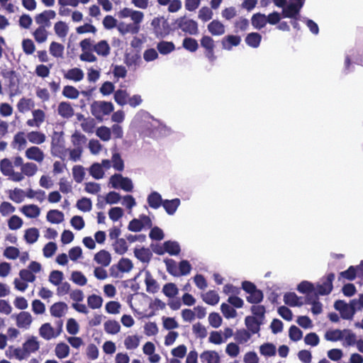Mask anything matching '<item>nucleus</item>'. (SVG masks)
Masks as SVG:
<instances>
[{
  "instance_id": "obj_1",
  "label": "nucleus",
  "mask_w": 363,
  "mask_h": 363,
  "mask_svg": "<svg viewBox=\"0 0 363 363\" xmlns=\"http://www.w3.org/2000/svg\"><path fill=\"white\" fill-rule=\"evenodd\" d=\"M91 114L99 121H102L104 116L109 115L114 110L113 104L109 101H94L90 106Z\"/></svg>"
},
{
  "instance_id": "obj_2",
  "label": "nucleus",
  "mask_w": 363,
  "mask_h": 363,
  "mask_svg": "<svg viewBox=\"0 0 363 363\" xmlns=\"http://www.w3.org/2000/svg\"><path fill=\"white\" fill-rule=\"evenodd\" d=\"M151 26L153 32L157 38H163L170 33V26L167 19L162 17H156L152 20Z\"/></svg>"
},
{
  "instance_id": "obj_3",
  "label": "nucleus",
  "mask_w": 363,
  "mask_h": 363,
  "mask_svg": "<svg viewBox=\"0 0 363 363\" xmlns=\"http://www.w3.org/2000/svg\"><path fill=\"white\" fill-rule=\"evenodd\" d=\"M200 45L204 50V55L211 63H213L217 59L215 55V41L209 35H203L200 39Z\"/></svg>"
},
{
  "instance_id": "obj_4",
  "label": "nucleus",
  "mask_w": 363,
  "mask_h": 363,
  "mask_svg": "<svg viewBox=\"0 0 363 363\" xmlns=\"http://www.w3.org/2000/svg\"><path fill=\"white\" fill-rule=\"evenodd\" d=\"M335 279V274L329 273L322 278V283H318L315 288V291L320 296L328 295L333 289V282Z\"/></svg>"
},
{
  "instance_id": "obj_5",
  "label": "nucleus",
  "mask_w": 363,
  "mask_h": 363,
  "mask_svg": "<svg viewBox=\"0 0 363 363\" xmlns=\"http://www.w3.org/2000/svg\"><path fill=\"white\" fill-rule=\"evenodd\" d=\"M178 28L183 32L191 35H196L199 33L198 23L192 19H186L182 17L177 20Z\"/></svg>"
},
{
  "instance_id": "obj_6",
  "label": "nucleus",
  "mask_w": 363,
  "mask_h": 363,
  "mask_svg": "<svg viewBox=\"0 0 363 363\" xmlns=\"http://www.w3.org/2000/svg\"><path fill=\"white\" fill-rule=\"evenodd\" d=\"M304 4L303 0H296L294 3H290L284 6L281 11L283 18H297L300 16V11Z\"/></svg>"
},
{
  "instance_id": "obj_7",
  "label": "nucleus",
  "mask_w": 363,
  "mask_h": 363,
  "mask_svg": "<svg viewBox=\"0 0 363 363\" xmlns=\"http://www.w3.org/2000/svg\"><path fill=\"white\" fill-rule=\"evenodd\" d=\"M4 77L9 79L8 86L10 90V96H13L19 92L18 79L14 70H9L4 74Z\"/></svg>"
},
{
  "instance_id": "obj_8",
  "label": "nucleus",
  "mask_w": 363,
  "mask_h": 363,
  "mask_svg": "<svg viewBox=\"0 0 363 363\" xmlns=\"http://www.w3.org/2000/svg\"><path fill=\"white\" fill-rule=\"evenodd\" d=\"M56 16L55 11L53 10H46L36 15L35 20L37 24L40 26H50V20L53 19Z\"/></svg>"
},
{
  "instance_id": "obj_9",
  "label": "nucleus",
  "mask_w": 363,
  "mask_h": 363,
  "mask_svg": "<svg viewBox=\"0 0 363 363\" xmlns=\"http://www.w3.org/2000/svg\"><path fill=\"white\" fill-rule=\"evenodd\" d=\"M133 267V263L130 259L128 258H121L116 265L111 266L110 271L111 275L113 277H117V274H114L115 269H118L121 272H129Z\"/></svg>"
},
{
  "instance_id": "obj_10",
  "label": "nucleus",
  "mask_w": 363,
  "mask_h": 363,
  "mask_svg": "<svg viewBox=\"0 0 363 363\" xmlns=\"http://www.w3.org/2000/svg\"><path fill=\"white\" fill-rule=\"evenodd\" d=\"M207 28L208 32L213 36H220L225 33V28L223 23L218 20H213L210 22Z\"/></svg>"
},
{
  "instance_id": "obj_11",
  "label": "nucleus",
  "mask_w": 363,
  "mask_h": 363,
  "mask_svg": "<svg viewBox=\"0 0 363 363\" xmlns=\"http://www.w3.org/2000/svg\"><path fill=\"white\" fill-rule=\"evenodd\" d=\"M26 157L38 162H41L44 160L45 155L43 152L37 146H32L26 151Z\"/></svg>"
},
{
  "instance_id": "obj_12",
  "label": "nucleus",
  "mask_w": 363,
  "mask_h": 363,
  "mask_svg": "<svg viewBox=\"0 0 363 363\" xmlns=\"http://www.w3.org/2000/svg\"><path fill=\"white\" fill-rule=\"evenodd\" d=\"M39 335L46 340H50L52 338L58 336L57 333H55L54 328L49 323H44L40 326L39 328Z\"/></svg>"
},
{
  "instance_id": "obj_13",
  "label": "nucleus",
  "mask_w": 363,
  "mask_h": 363,
  "mask_svg": "<svg viewBox=\"0 0 363 363\" xmlns=\"http://www.w3.org/2000/svg\"><path fill=\"white\" fill-rule=\"evenodd\" d=\"M145 284L146 285V291L148 293L155 294L159 291V284L148 271L145 273Z\"/></svg>"
},
{
  "instance_id": "obj_14",
  "label": "nucleus",
  "mask_w": 363,
  "mask_h": 363,
  "mask_svg": "<svg viewBox=\"0 0 363 363\" xmlns=\"http://www.w3.org/2000/svg\"><path fill=\"white\" fill-rule=\"evenodd\" d=\"M94 261L103 267H108L111 261V254L105 250H101L95 254Z\"/></svg>"
},
{
  "instance_id": "obj_15",
  "label": "nucleus",
  "mask_w": 363,
  "mask_h": 363,
  "mask_svg": "<svg viewBox=\"0 0 363 363\" xmlns=\"http://www.w3.org/2000/svg\"><path fill=\"white\" fill-rule=\"evenodd\" d=\"M32 316L28 312H21L16 317V324L18 328H28L32 323Z\"/></svg>"
},
{
  "instance_id": "obj_16",
  "label": "nucleus",
  "mask_w": 363,
  "mask_h": 363,
  "mask_svg": "<svg viewBox=\"0 0 363 363\" xmlns=\"http://www.w3.org/2000/svg\"><path fill=\"white\" fill-rule=\"evenodd\" d=\"M245 323L248 330L252 334L259 333L260 330V325L262 323V320H259L255 316H247L245 319Z\"/></svg>"
},
{
  "instance_id": "obj_17",
  "label": "nucleus",
  "mask_w": 363,
  "mask_h": 363,
  "mask_svg": "<svg viewBox=\"0 0 363 363\" xmlns=\"http://www.w3.org/2000/svg\"><path fill=\"white\" fill-rule=\"evenodd\" d=\"M58 114L64 118H69L74 116V109L70 103L60 102L57 108Z\"/></svg>"
},
{
  "instance_id": "obj_18",
  "label": "nucleus",
  "mask_w": 363,
  "mask_h": 363,
  "mask_svg": "<svg viewBox=\"0 0 363 363\" xmlns=\"http://www.w3.org/2000/svg\"><path fill=\"white\" fill-rule=\"evenodd\" d=\"M93 50L99 55L106 57L110 54L111 48L106 40H101L94 45Z\"/></svg>"
},
{
  "instance_id": "obj_19",
  "label": "nucleus",
  "mask_w": 363,
  "mask_h": 363,
  "mask_svg": "<svg viewBox=\"0 0 363 363\" xmlns=\"http://www.w3.org/2000/svg\"><path fill=\"white\" fill-rule=\"evenodd\" d=\"M240 41L241 38L240 36L229 35L222 39L221 43L224 49L229 50L233 46H238L240 43Z\"/></svg>"
},
{
  "instance_id": "obj_20",
  "label": "nucleus",
  "mask_w": 363,
  "mask_h": 363,
  "mask_svg": "<svg viewBox=\"0 0 363 363\" xmlns=\"http://www.w3.org/2000/svg\"><path fill=\"white\" fill-rule=\"evenodd\" d=\"M67 309V305L65 302L55 303L50 307L51 315L56 318H61L64 315L65 311Z\"/></svg>"
},
{
  "instance_id": "obj_21",
  "label": "nucleus",
  "mask_w": 363,
  "mask_h": 363,
  "mask_svg": "<svg viewBox=\"0 0 363 363\" xmlns=\"http://www.w3.org/2000/svg\"><path fill=\"white\" fill-rule=\"evenodd\" d=\"M147 201L150 208L157 209L162 206L164 200L158 192L152 191L148 195Z\"/></svg>"
},
{
  "instance_id": "obj_22",
  "label": "nucleus",
  "mask_w": 363,
  "mask_h": 363,
  "mask_svg": "<svg viewBox=\"0 0 363 363\" xmlns=\"http://www.w3.org/2000/svg\"><path fill=\"white\" fill-rule=\"evenodd\" d=\"M83 71L77 67H74L69 69L66 73L64 74V77L68 80H72L74 82H79L84 78Z\"/></svg>"
},
{
  "instance_id": "obj_23",
  "label": "nucleus",
  "mask_w": 363,
  "mask_h": 363,
  "mask_svg": "<svg viewBox=\"0 0 363 363\" xmlns=\"http://www.w3.org/2000/svg\"><path fill=\"white\" fill-rule=\"evenodd\" d=\"M134 255L140 261L146 263H148L150 261L152 256L150 249L145 247H141L140 249L135 248L134 250Z\"/></svg>"
},
{
  "instance_id": "obj_24",
  "label": "nucleus",
  "mask_w": 363,
  "mask_h": 363,
  "mask_svg": "<svg viewBox=\"0 0 363 363\" xmlns=\"http://www.w3.org/2000/svg\"><path fill=\"white\" fill-rule=\"evenodd\" d=\"M180 205L179 199H174L172 200L165 199L163 201L162 206L169 215H173L179 206Z\"/></svg>"
},
{
  "instance_id": "obj_25",
  "label": "nucleus",
  "mask_w": 363,
  "mask_h": 363,
  "mask_svg": "<svg viewBox=\"0 0 363 363\" xmlns=\"http://www.w3.org/2000/svg\"><path fill=\"white\" fill-rule=\"evenodd\" d=\"M64 140L62 135H58L57 138H52L51 146L52 150L57 152L59 154L57 155L60 158L62 157V155L67 151L64 147Z\"/></svg>"
},
{
  "instance_id": "obj_26",
  "label": "nucleus",
  "mask_w": 363,
  "mask_h": 363,
  "mask_svg": "<svg viewBox=\"0 0 363 363\" xmlns=\"http://www.w3.org/2000/svg\"><path fill=\"white\" fill-rule=\"evenodd\" d=\"M299 300L300 298L294 292H287L284 296L285 304L291 307L302 306L303 303Z\"/></svg>"
},
{
  "instance_id": "obj_27",
  "label": "nucleus",
  "mask_w": 363,
  "mask_h": 363,
  "mask_svg": "<svg viewBox=\"0 0 363 363\" xmlns=\"http://www.w3.org/2000/svg\"><path fill=\"white\" fill-rule=\"evenodd\" d=\"M262 40V35L255 32L250 33L247 35L245 38L246 44L253 48H257L259 46Z\"/></svg>"
},
{
  "instance_id": "obj_28",
  "label": "nucleus",
  "mask_w": 363,
  "mask_h": 363,
  "mask_svg": "<svg viewBox=\"0 0 363 363\" xmlns=\"http://www.w3.org/2000/svg\"><path fill=\"white\" fill-rule=\"evenodd\" d=\"M252 25L257 29H261L264 28L267 23V16L261 13H255L252 16Z\"/></svg>"
},
{
  "instance_id": "obj_29",
  "label": "nucleus",
  "mask_w": 363,
  "mask_h": 363,
  "mask_svg": "<svg viewBox=\"0 0 363 363\" xmlns=\"http://www.w3.org/2000/svg\"><path fill=\"white\" fill-rule=\"evenodd\" d=\"M21 211L26 217L34 218L40 215V209L37 205L30 204L23 206Z\"/></svg>"
},
{
  "instance_id": "obj_30",
  "label": "nucleus",
  "mask_w": 363,
  "mask_h": 363,
  "mask_svg": "<svg viewBox=\"0 0 363 363\" xmlns=\"http://www.w3.org/2000/svg\"><path fill=\"white\" fill-rule=\"evenodd\" d=\"M23 347L27 354L29 356L30 353H33L38 351L39 350L40 345L36 338L35 337H31L23 344Z\"/></svg>"
},
{
  "instance_id": "obj_31",
  "label": "nucleus",
  "mask_w": 363,
  "mask_h": 363,
  "mask_svg": "<svg viewBox=\"0 0 363 363\" xmlns=\"http://www.w3.org/2000/svg\"><path fill=\"white\" fill-rule=\"evenodd\" d=\"M157 49L161 55H168L175 50L173 42L162 40L157 45Z\"/></svg>"
},
{
  "instance_id": "obj_32",
  "label": "nucleus",
  "mask_w": 363,
  "mask_h": 363,
  "mask_svg": "<svg viewBox=\"0 0 363 363\" xmlns=\"http://www.w3.org/2000/svg\"><path fill=\"white\" fill-rule=\"evenodd\" d=\"M28 141L33 144L40 145L45 141L46 136L39 131H31L27 134Z\"/></svg>"
},
{
  "instance_id": "obj_33",
  "label": "nucleus",
  "mask_w": 363,
  "mask_h": 363,
  "mask_svg": "<svg viewBox=\"0 0 363 363\" xmlns=\"http://www.w3.org/2000/svg\"><path fill=\"white\" fill-rule=\"evenodd\" d=\"M357 302L356 300H352L345 308L340 311V315L343 319L349 320L351 319L355 313V306Z\"/></svg>"
},
{
  "instance_id": "obj_34",
  "label": "nucleus",
  "mask_w": 363,
  "mask_h": 363,
  "mask_svg": "<svg viewBox=\"0 0 363 363\" xmlns=\"http://www.w3.org/2000/svg\"><path fill=\"white\" fill-rule=\"evenodd\" d=\"M200 357L203 362L207 363H219L220 357L216 351H204L200 355Z\"/></svg>"
},
{
  "instance_id": "obj_35",
  "label": "nucleus",
  "mask_w": 363,
  "mask_h": 363,
  "mask_svg": "<svg viewBox=\"0 0 363 363\" xmlns=\"http://www.w3.org/2000/svg\"><path fill=\"white\" fill-rule=\"evenodd\" d=\"M203 301L208 305L215 306L220 300L218 293L214 290H210L202 295Z\"/></svg>"
},
{
  "instance_id": "obj_36",
  "label": "nucleus",
  "mask_w": 363,
  "mask_h": 363,
  "mask_svg": "<svg viewBox=\"0 0 363 363\" xmlns=\"http://www.w3.org/2000/svg\"><path fill=\"white\" fill-rule=\"evenodd\" d=\"M46 218L50 223L57 224L63 221L64 213L59 210H50Z\"/></svg>"
},
{
  "instance_id": "obj_37",
  "label": "nucleus",
  "mask_w": 363,
  "mask_h": 363,
  "mask_svg": "<svg viewBox=\"0 0 363 363\" xmlns=\"http://www.w3.org/2000/svg\"><path fill=\"white\" fill-rule=\"evenodd\" d=\"M129 94L125 89H118L114 92V100L119 106H124L128 104Z\"/></svg>"
},
{
  "instance_id": "obj_38",
  "label": "nucleus",
  "mask_w": 363,
  "mask_h": 363,
  "mask_svg": "<svg viewBox=\"0 0 363 363\" xmlns=\"http://www.w3.org/2000/svg\"><path fill=\"white\" fill-rule=\"evenodd\" d=\"M164 246L165 247L166 252L170 255H178L181 251L180 246L176 241H165L164 242Z\"/></svg>"
},
{
  "instance_id": "obj_39",
  "label": "nucleus",
  "mask_w": 363,
  "mask_h": 363,
  "mask_svg": "<svg viewBox=\"0 0 363 363\" xmlns=\"http://www.w3.org/2000/svg\"><path fill=\"white\" fill-rule=\"evenodd\" d=\"M344 337L343 330H330L325 334V338L328 341L336 342L342 340Z\"/></svg>"
},
{
  "instance_id": "obj_40",
  "label": "nucleus",
  "mask_w": 363,
  "mask_h": 363,
  "mask_svg": "<svg viewBox=\"0 0 363 363\" xmlns=\"http://www.w3.org/2000/svg\"><path fill=\"white\" fill-rule=\"evenodd\" d=\"M162 293L168 298H172L176 296L179 293L177 285L174 283H167L163 286Z\"/></svg>"
},
{
  "instance_id": "obj_41",
  "label": "nucleus",
  "mask_w": 363,
  "mask_h": 363,
  "mask_svg": "<svg viewBox=\"0 0 363 363\" xmlns=\"http://www.w3.org/2000/svg\"><path fill=\"white\" fill-rule=\"evenodd\" d=\"M182 47L191 52H194L199 48V43L196 39L186 37L183 40Z\"/></svg>"
},
{
  "instance_id": "obj_42",
  "label": "nucleus",
  "mask_w": 363,
  "mask_h": 363,
  "mask_svg": "<svg viewBox=\"0 0 363 363\" xmlns=\"http://www.w3.org/2000/svg\"><path fill=\"white\" fill-rule=\"evenodd\" d=\"M64 45L57 42H52L50 45V53L56 58L62 57L64 52Z\"/></svg>"
},
{
  "instance_id": "obj_43",
  "label": "nucleus",
  "mask_w": 363,
  "mask_h": 363,
  "mask_svg": "<svg viewBox=\"0 0 363 363\" xmlns=\"http://www.w3.org/2000/svg\"><path fill=\"white\" fill-rule=\"evenodd\" d=\"M263 298V292L260 289H257L253 292L250 293L246 299L250 303L258 304L262 301Z\"/></svg>"
},
{
  "instance_id": "obj_44",
  "label": "nucleus",
  "mask_w": 363,
  "mask_h": 363,
  "mask_svg": "<svg viewBox=\"0 0 363 363\" xmlns=\"http://www.w3.org/2000/svg\"><path fill=\"white\" fill-rule=\"evenodd\" d=\"M34 106L33 101L31 99H21L17 104V108L19 112L24 113L29 111L32 107Z\"/></svg>"
},
{
  "instance_id": "obj_45",
  "label": "nucleus",
  "mask_w": 363,
  "mask_h": 363,
  "mask_svg": "<svg viewBox=\"0 0 363 363\" xmlns=\"http://www.w3.org/2000/svg\"><path fill=\"white\" fill-rule=\"evenodd\" d=\"M13 164L9 159L4 158L0 161V170L4 176L8 177L11 174L13 171Z\"/></svg>"
},
{
  "instance_id": "obj_46",
  "label": "nucleus",
  "mask_w": 363,
  "mask_h": 363,
  "mask_svg": "<svg viewBox=\"0 0 363 363\" xmlns=\"http://www.w3.org/2000/svg\"><path fill=\"white\" fill-rule=\"evenodd\" d=\"M76 207L83 212H89L91 210L92 202L90 199L83 197L77 201Z\"/></svg>"
},
{
  "instance_id": "obj_47",
  "label": "nucleus",
  "mask_w": 363,
  "mask_h": 363,
  "mask_svg": "<svg viewBox=\"0 0 363 363\" xmlns=\"http://www.w3.org/2000/svg\"><path fill=\"white\" fill-rule=\"evenodd\" d=\"M121 325L116 320H109L104 323V330L108 334H116L120 331Z\"/></svg>"
},
{
  "instance_id": "obj_48",
  "label": "nucleus",
  "mask_w": 363,
  "mask_h": 363,
  "mask_svg": "<svg viewBox=\"0 0 363 363\" xmlns=\"http://www.w3.org/2000/svg\"><path fill=\"white\" fill-rule=\"evenodd\" d=\"M39 237V231L35 228H28L26 230L24 238L26 241L29 244L35 242Z\"/></svg>"
},
{
  "instance_id": "obj_49",
  "label": "nucleus",
  "mask_w": 363,
  "mask_h": 363,
  "mask_svg": "<svg viewBox=\"0 0 363 363\" xmlns=\"http://www.w3.org/2000/svg\"><path fill=\"white\" fill-rule=\"evenodd\" d=\"M33 37L36 42L42 43L46 41L48 38V32L45 26H39L33 32Z\"/></svg>"
},
{
  "instance_id": "obj_50",
  "label": "nucleus",
  "mask_w": 363,
  "mask_h": 363,
  "mask_svg": "<svg viewBox=\"0 0 363 363\" xmlns=\"http://www.w3.org/2000/svg\"><path fill=\"white\" fill-rule=\"evenodd\" d=\"M55 351L59 359H63L69 355V347L66 343L60 342L56 345Z\"/></svg>"
},
{
  "instance_id": "obj_51",
  "label": "nucleus",
  "mask_w": 363,
  "mask_h": 363,
  "mask_svg": "<svg viewBox=\"0 0 363 363\" xmlns=\"http://www.w3.org/2000/svg\"><path fill=\"white\" fill-rule=\"evenodd\" d=\"M62 95L70 99H76L79 95V91L73 86L66 85L62 90Z\"/></svg>"
},
{
  "instance_id": "obj_52",
  "label": "nucleus",
  "mask_w": 363,
  "mask_h": 363,
  "mask_svg": "<svg viewBox=\"0 0 363 363\" xmlns=\"http://www.w3.org/2000/svg\"><path fill=\"white\" fill-rule=\"evenodd\" d=\"M86 142V138L84 135L76 131L72 135V143L75 147L82 149L83 145Z\"/></svg>"
},
{
  "instance_id": "obj_53",
  "label": "nucleus",
  "mask_w": 363,
  "mask_h": 363,
  "mask_svg": "<svg viewBox=\"0 0 363 363\" xmlns=\"http://www.w3.org/2000/svg\"><path fill=\"white\" fill-rule=\"evenodd\" d=\"M115 252L119 255L125 254L128 250V245L125 239H117L113 244Z\"/></svg>"
},
{
  "instance_id": "obj_54",
  "label": "nucleus",
  "mask_w": 363,
  "mask_h": 363,
  "mask_svg": "<svg viewBox=\"0 0 363 363\" xmlns=\"http://www.w3.org/2000/svg\"><path fill=\"white\" fill-rule=\"evenodd\" d=\"M103 299L100 296L92 294L87 298V303L89 308L97 309L101 307Z\"/></svg>"
},
{
  "instance_id": "obj_55",
  "label": "nucleus",
  "mask_w": 363,
  "mask_h": 363,
  "mask_svg": "<svg viewBox=\"0 0 363 363\" xmlns=\"http://www.w3.org/2000/svg\"><path fill=\"white\" fill-rule=\"evenodd\" d=\"M260 353L267 357H272L276 354V347L272 343H264L260 346Z\"/></svg>"
},
{
  "instance_id": "obj_56",
  "label": "nucleus",
  "mask_w": 363,
  "mask_h": 363,
  "mask_svg": "<svg viewBox=\"0 0 363 363\" xmlns=\"http://www.w3.org/2000/svg\"><path fill=\"white\" fill-rule=\"evenodd\" d=\"M250 337V333L245 329L237 330L235 335V340L240 344L247 342Z\"/></svg>"
},
{
  "instance_id": "obj_57",
  "label": "nucleus",
  "mask_w": 363,
  "mask_h": 363,
  "mask_svg": "<svg viewBox=\"0 0 363 363\" xmlns=\"http://www.w3.org/2000/svg\"><path fill=\"white\" fill-rule=\"evenodd\" d=\"M89 173L96 179H101L104 175L103 168L99 163H94L91 166Z\"/></svg>"
},
{
  "instance_id": "obj_58",
  "label": "nucleus",
  "mask_w": 363,
  "mask_h": 363,
  "mask_svg": "<svg viewBox=\"0 0 363 363\" xmlns=\"http://www.w3.org/2000/svg\"><path fill=\"white\" fill-rule=\"evenodd\" d=\"M55 33L60 38H65L68 33V26L63 21H58L55 24Z\"/></svg>"
},
{
  "instance_id": "obj_59",
  "label": "nucleus",
  "mask_w": 363,
  "mask_h": 363,
  "mask_svg": "<svg viewBox=\"0 0 363 363\" xmlns=\"http://www.w3.org/2000/svg\"><path fill=\"white\" fill-rule=\"evenodd\" d=\"M72 281L79 286H84L87 283L86 277L79 271H74L71 275Z\"/></svg>"
},
{
  "instance_id": "obj_60",
  "label": "nucleus",
  "mask_w": 363,
  "mask_h": 363,
  "mask_svg": "<svg viewBox=\"0 0 363 363\" xmlns=\"http://www.w3.org/2000/svg\"><path fill=\"white\" fill-rule=\"evenodd\" d=\"M24 196V191L21 189L16 188L9 191V199L17 203L23 201Z\"/></svg>"
},
{
  "instance_id": "obj_61",
  "label": "nucleus",
  "mask_w": 363,
  "mask_h": 363,
  "mask_svg": "<svg viewBox=\"0 0 363 363\" xmlns=\"http://www.w3.org/2000/svg\"><path fill=\"white\" fill-rule=\"evenodd\" d=\"M140 340L137 335H128L124 341L125 346L128 350H134L139 345Z\"/></svg>"
},
{
  "instance_id": "obj_62",
  "label": "nucleus",
  "mask_w": 363,
  "mask_h": 363,
  "mask_svg": "<svg viewBox=\"0 0 363 363\" xmlns=\"http://www.w3.org/2000/svg\"><path fill=\"white\" fill-rule=\"evenodd\" d=\"M72 174L74 179L77 183H81L85 175L84 169L81 165H75L72 168Z\"/></svg>"
},
{
  "instance_id": "obj_63",
  "label": "nucleus",
  "mask_w": 363,
  "mask_h": 363,
  "mask_svg": "<svg viewBox=\"0 0 363 363\" xmlns=\"http://www.w3.org/2000/svg\"><path fill=\"white\" fill-rule=\"evenodd\" d=\"M220 310L224 317L228 319L235 318L237 315L236 311L225 303L221 304Z\"/></svg>"
},
{
  "instance_id": "obj_64",
  "label": "nucleus",
  "mask_w": 363,
  "mask_h": 363,
  "mask_svg": "<svg viewBox=\"0 0 363 363\" xmlns=\"http://www.w3.org/2000/svg\"><path fill=\"white\" fill-rule=\"evenodd\" d=\"M38 170V167L35 163L27 162L21 167V172L28 177L33 176Z\"/></svg>"
}]
</instances>
